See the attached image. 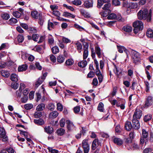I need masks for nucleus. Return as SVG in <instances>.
Instances as JSON below:
<instances>
[{
	"instance_id": "53",
	"label": "nucleus",
	"mask_w": 153,
	"mask_h": 153,
	"mask_svg": "<svg viewBox=\"0 0 153 153\" xmlns=\"http://www.w3.org/2000/svg\"><path fill=\"white\" fill-rule=\"evenodd\" d=\"M125 47L122 46H117V48L118 52L120 53H123Z\"/></svg>"
},
{
	"instance_id": "3",
	"label": "nucleus",
	"mask_w": 153,
	"mask_h": 153,
	"mask_svg": "<svg viewBox=\"0 0 153 153\" xmlns=\"http://www.w3.org/2000/svg\"><path fill=\"white\" fill-rule=\"evenodd\" d=\"M132 59L133 62L135 63L140 61V54L138 52L134 51L133 53Z\"/></svg>"
},
{
	"instance_id": "64",
	"label": "nucleus",
	"mask_w": 153,
	"mask_h": 153,
	"mask_svg": "<svg viewBox=\"0 0 153 153\" xmlns=\"http://www.w3.org/2000/svg\"><path fill=\"white\" fill-rule=\"evenodd\" d=\"M80 107L79 106H77L75 107L74 109V112L75 113H78L80 111Z\"/></svg>"
},
{
	"instance_id": "23",
	"label": "nucleus",
	"mask_w": 153,
	"mask_h": 153,
	"mask_svg": "<svg viewBox=\"0 0 153 153\" xmlns=\"http://www.w3.org/2000/svg\"><path fill=\"white\" fill-rule=\"evenodd\" d=\"M123 30L126 32H130L132 31V28L131 26L126 25L123 27Z\"/></svg>"
},
{
	"instance_id": "63",
	"label": "nucleus",
	"mask_w": 153,
	"mask_h": 153,
	"mask_svg": "<svg viewBox=\"0 0 153 153\" xmlns=\"http://www.w3.org/2000/svg\"><path fill=\"white\" fill-rule=\"evenodd\" d=\"M125 143L126 145H128L130 146V144L131 145L132 143V140L129 138H126L125 141Z\"/></svg>"
},
{
	"instance_id": "2",
	"label": "nucleus",
	"mask_w": 153,
	"mask_h": 153,
	"mask_svg": "<svg viewBox=\"0 0 153 153\" xmlns=\"http://www.w3.org/2000/svg\"><path fill=\"white\" fill-rule=\"evenodd\" d=\"M142 136L140 138V143L141 145H143L145 142V139L147 138L149 136L148 131L146 130L143 129L142 130Z\"/></svg>"
},
{
	"instance_id": "52",
	"label": "nucleus",
	"mask_w": 153,
	"mask_h": 153,
	"mask_svg": "<svg viewBox=\"0 0 153 153\" xmlns=\"http://www.w3.org/2000/svg\"><path fill=\"white\" fill-rule=\"evenodd\" d=\"M82 145L83 148L89 146L88 143V140H83L82 143Z\"/></svg>"
},
{
	"instance_id": "48",
	"label": "nucleus",
	"mask_w": 153,
	"mask_h": 153,
	"mask_svg": "<svg viewBox=\"0 0 153 153\" xmlns=\"http://www.w3.org/2000/svg\"><path fill=\"white\" fill-rule=\"evenodd\" d=\"M52 51L53 53L56 54L59 52V49L57 46H55L52 48Z\"/></svg>"
},
{
	"instance_id": "25",
	"label": "nucleus",
	"mask_w": 153,
	"mask_h": 153,
	"mask_svg": "<svg viewBox=\"0 0 153 153\" xmlns=\"http://www.w3.org/2000/svg\"><path fill=\"white\" fill-rule=\"evenodd\" d=\"M80 11L81 13L85 17L89 18L90 17L89 13L84 10L81 9Z\"/></svg>"
},
{
	"instance_id": "39",
	"label": "nucleus",
	"mask_w": 153,
	"mask_h": 153,
	"mask_svg": "<svg viewBox=\"0 0 153 153\" xmlns=\"http://www.w3.org/2000/svg\"><path fill=\"white\" fill-rule=\"evenodd\" d=\"M74 62L73 59H70L67 60L65 62L66 65L68 66H71L72 65Z\"/></svg>"
},
{
	"instance_id": "57",
	"label": "nucleus",
	"mask_w": 153,
	"mask_h": 153,
	"mask_svg": "<svg viewBox=\"0 0 153 153\" xmlns=\"http://www.w3.org/2000/svg\"><path fill=\"white\" fill-rule=\"evenodd\" d=\"M73 4L76 5H79L81 4V1L79 0H75L72 1Z\"/></svg>"
},
{
	"instance_id": "41",
	"label": "nucleus",
	"mask_w": 153,
	"mask_h": 153,
	"mask_svg": "<svg viewBox=\"0 0 153 153\" xmlns=\"http://www.w3.org/2000/svg\"><path fill=\"white\" fill-rule=\"evenodd\" d=\"M104 105L102 102H100L98 106V110L101 112H102L104 111Z\"/></svg>"
},
{
	"instance_id": "12",
	"label": "nucleus",
	"mask_w": 153,
	"mask_h": 153,
	"mask_svg": "<svg viewBox=\"0 0 153 153\" xmlns=\"http://www.w3.org/2000/svg\"><path fill=\"white\" fill-rule=\"evenodd\" d=\"M45 45H41L36 47L35 48L37 52L40 53H42L43 52V50L45 49Z\"/></svg>"
},
{
	"instance_id": "54",
	"label": "nucleus",
	"mask_w": 153,
	"mask_h": 153,
	"mask_svg": "<svg viewBox=\"0 0 153 153\" xmlns=\"http://www.w3.org/2000/svg\"><path fill=\"white\" fill-rule=\"evenodd\" d=\"M113 70L114 73L117 75H118L121 73V71L118 69L115 65H114V68Z\"/></svg>"
},
{
	"instance_id": "59",
	"label": "nucleus",
	"mask_w": 153,
	"mask_h": 153,
	"mask_svg": "<svg viewBox=\"0 0 153 153\" xmlns=\"http://www.w3.org/2000/svg\"><path fill=\"white\" fill-rule=\"evenodd\" d=\"M108 12L105 10L102 11L100 13V14L101 15V17H105L107 16Z\"/></svg>"
},
{
	"instance_id": "60",
	"label": "nucleus",
	"mask_w": 153,
	"mask_h": 153,
	"mask_svg": "<svg viewBox=\"0 0 153 153\" xmlns=\"http://www.w3.org/2000/svg\"><path fill=\"white\" fill-rule=\"evenodd\" d=\"M59 123L60 126L62 127H64L65 123V119L63 118L61 119L60 120Z\"/></svg>"
},
{
	"instance_id": "24",
	"label": "nucleus",
	"mask_w": 153,
	"mask_h": 153,
	"mask_svg": "<svg viewBox=\"0 0 153 153\" xmlns=\"http://www.w3.org/2000/svg\"><path fill=\"white\" fill-rule=\"evenodd\" d=\"M65 59V57L62 55H59L57 57V62L59 64L63 63Z\"/></svg>"
},
{
	"instance_id": "55",
	"label": "nucleus",
	"mask_w": 153,
	"mask_h": 153,
	"mask_svg": "<svg viewBox=\"0 0 153 153\" xmlns=\"http://www.w3.org/2000/svg\"><path fill=\"white\" fill-rule=\"evenodd\" d=\"M39 37V35L37 34H33L32 35V38L33 40L34 41H37Z\"/></svg>"
},
{
	"instance_id": "26",
	"label": "nucleus",
	"mask_w": 153,
	"mask_h": 153,
	"mask_svg": "<svg viewBox=\"0 0 153 153\" xmlns=\"http://www.w3.org/2000/svg\"><path fill=\"white\" fill-rule=\"evenodd\" d=\"M58 115V112L56 111H54L50 113L49 117L50 118H56Z\"/></svg>"
},
{
	"instance_id": "16",
	"label": "nucleus",
	"mask_w": 153,
	"mask_h": 153,
	"mask_svg": "<svg viewBox=\"0 0 153 153\" xmlns=\"http://www.w3.org/2000/svg\"><path fill=\"white\" fill-rule=\"evenodd\" d=\"M62 16L69 18H71L73 19H74L75 17V16L74 15L67 12H64L63 13Z\"/></svg>"
},
{
	"instance_id": "47",
	"label": "nucleus",
	"mask_w": 153,
	"mask_h": 153,
	"mask_svg": "<svg viewBox=\"0 0 153 153\" xmlns=\"http://www.w3.org/2000/svg\"><path fill=\"white\" fill-rule=\"evenodd\" d=\"M13 15L16 18H19L21 16V14L18 11H16L13 13Z\"/></svg>"
},
{
	"instance_id": "38",
	"label": "nucleus",
	"mask_w": 153,
	"mask_h": 153,
	"mask_svg": "<svg viewBox=\"0 0 153 153\" xmlns=\"http://www.w3.org/2000/svg\"><path fill=\"white\" fill-rule=\"evenodd\" d=\"M137 6L138 5L137 3H131L129 4L128 7L131 9H135L137 8Z\"/></svg>"
},
{
	"instance_id": "42",
	"label": "nucleus",
	"mask_w": 153,
	"mask_h": 153,
	"mask_svg": "<svg viewBox=\"0 0 153 153\" xmlns=\"http://www.w3.org/2000/svg\"><path fill=\"white\" fill-rule=\"evenodd\" d=\"M77 47V50L79 53H80L81 52V50L82 48V44L79 42H77L76 44Z\"/></svg>"
},
{
	"instance_id": "40",
	"label": "nucleus",
	"mask_w": 153,
	"mask_h": 153,
	"mask_svg": "<svg viewBox=\"0 0 153 153\" xmlns=\"http://www.w3.org/2000/svg\"><path fill=\"white\" fill-rule=\"evenodd\" d=\"M10 79L13 81H16L18 80L17 76L14 74H12L10 76Z\"/></svg>"
},
{
	"instance_id": "18",
	"label": "nucleus",
	"mask_w": 153,
	"mask_h": 153,
	"mask_svg": "<svg viewBox=\"0 0 153 153\" xmlns=\"http://www.w3.org/2000/svg\"><path fill=\"white\" fill-rule=\"evenodd\" d=\"M92 4L93 2L91 0H88L84 2V5L86 7L88 8L92 6Z\"/></svg>"
},
{
	"instance_id": "58",
	"label": "nucleus",
	"mask_w": 153,
	"mask_h": 153,
	"mask_svg": "<svg viewBox=\"0 0 153 153\" xmlns=\"http://www.w3.org/2000/svg\"><path fill=\"white\" fill-rule=\"evenodd\" d=\"M118 102H117V101L115 100H114L112 101H110V102L112 105H115L116 104V105L117 107H119L120 104L118 103Z\"/></svg>"
},
{
	"instance_id": "56",
	"label": "nucleus",
	"mask_w": 153,
	"mask_h": 153,
	"mask_svg": "<svg viewBox=\"0 0 153 153\" xmlns=\"http://www.w3.org/2000/svg\"><path fill=\"white\" fill-rule=\"evenodd\" d=\"M63 107L62 105L59 103H58L57 104V108L58 110L61 111L63 110Z\"/></svg>"
},
{
	"instance_id": "10",
	"label": "nucleus",
	"mask_w": 153,
	"mask_h": 153,
	"mask_svg": "<svg viewBox=\"0 0 153 153\" xmlns=\"http://www.w3.org/2000/svg\"><path fill=\"white\" fill-rule=\"evenodd\" d=\"M100 143L99 142L98 139H95L92 143V149L93 150H95L96 148L100 145Z\"/></svg>"
},
{
	"instance_id": "17",
	"label": "nucleus",
	"mask_w": 153,
	"mask_h": 153,
	"mask_svg": "<svg viewBox=\"0 0 153 153\" xmlns=\"http://www.w3.org/2000/svg\"><path fill=\"white\" fill-rule=\"evenodd\" d=\"M45 131L47 133L52 134L53 132V129L50 126H46L44 128Z\"/></svg>"
},
{
	"instance_id": "34",
	"label": "nucleus",
	"mask_w": 153,
	"mask_h": 153,
	"mask_svg": "<svg viewBox=\"0 0 153 153\" xmlns=\"http://www.w3.org/2000/svg\"><path fill=\"white\" fill-rule=\"evenodd\" d=\"M45 105L43 103H42L38 105L36 107V110L38 111H42L45 107Z\"/></svg>"
},
{
	"instance_id": "62",
	"label": "nucleus",
	"mask_w": 153,
	"mask_h": 153,
	"mask_svg": "<svg viewBox=\"0 0 153 153\" xmlns=\"http://www.w3.org/2000/svg\"><path fill=\"white\" fill-rule=\"evenodd\" d=\"M112 4L115 6H118L120 4V2L118 0H113Z\"/></svg>"
},
{
	"instance_id": "37",
	"label": "nucleus",
	"mask_w": 153,
	"mask_h": 153,
	"mask_svg": "<svg viewBox=\"0 0 153 153\" xmlns=\"http://www.w3.org/2000/svg\"><path fill=\"white\" fill-rule=\"evenodd\" d=\"M65 131V130L64 129L60 128L57 130V132L58 135L61 136L64 134Z\"/></svg>"
},
{
	"instance_id": "22",
	"label": "nucleus",
	"mask_w": 153,
	"mask_h": 153,
	"mask_svg": "<svg viewBox=\"0 0 153 153\" xmlns=\"http://www.w3.org/2000/svg\"><path fill=\"white\" fill-rule=\"evenodd\" d=\"M27 68V66L26 64H24L21 66H19L18 68L19 71H25L26 70Z\"/></svg>"
},
{
	"instance_id": "51",
	"label": "nucleus",
	"mask_w": 153,
	"mask_h": 153,
	"mask_svg": "<svg viewBox=\"0 0 153 153\" xmlns=\"http://www.w3.org/2000/svg\"><path fill=\"white\" fill-rule=\"evenodd\" d=\"M42 116V114L40 112H36L34 114V117L36 118H40Z\"/></svg>"
},
{
	"instance_id": "7",
	"label": "nucleus",
	"mask_w": 153,
	"mask_h": 153,
	"mask_svg": "<svg viewBox=\"0 0 153 153\" xmlns=\"http://www.w3.org/2000/svg\"><path fill=\"white\" fill-rule=\"evenodd\" d=\"M121 18V17L120 15H116L115 14L113 13H111L107 17V18L109 19H116L120 20Z\"/></svg>"
},
{
	"instance_id": "31",
	"label": "nucleus",
	"mask_w": 153,
	"mask_h": 153,
	"mask_svg": "<svg viewBox=\"0 0 153 153\" xmlns=\"http://www.w3.org/2000/svg\"><path fill=\"white\" fill-rule=\"evenodd\" d=\"M111 6V4L110 3H107L105 4L103 7H102V9L103 10L107 11L108 13L109 12V8Z\"/></svg>"
},
{
	"instance_id": "50",
	"label": "nucleus",
	"mask_w": 153,
	"mask_h": 153,
	"mask_svg": "<svg viewBox=\"0 0 153 153\" xmlns=\"http://www.w3.org/2000/svg\"><path fill=\"white\" fill-rule=\"evenodd\" d=\"M54 40L51 35H49L48 36V42L49 44H52L54 42Z\"/></svg>"
},
{
	"instance_id": "20",
	"label": "nucleus",
	"mask_w": 153,
	"mask_h": 153,
	"mask_svg": "<svg viewBox=\"0 0 153 153\" xmlns=\"http://www.w3.org/2000/svg\"><path fill=\"white\" fill-rule=\"evenodd\" d=\"M95 51L96 53L99 58H101L102 56V52L100 47L98 46H96L95 47Z\"/></svg>"
},
{
	"instance_id": "11",
	"label": "nucleus",
	"mask_w": 153,
	"mask_h": 153,
	"mask_svg": "<svg viewBox=\"0 0 153 153\" xmlns=\"http://www.w3.org/2000/svg\"><path fill=\"white\" fill-rule=\"evenodd\" d=\"M66 122L67 124H68V129L70 131L75 128V126L72 122L69 120L67 121Z\"/></svg>"
},
{
	"instance_id": "43",
	"label": "nucleus",
	"mask_w": 153,
	"mask_h": 153,
	"mask_svg": "<svg viewBox=\"0 0 153 153\" xmlns=\"http://www.w3.org/2000/svg\"><path fill=\"white\" fill-rule=\"evenodd\" d=\"M28 30L29 33H36L37 32V30L33 27H29L28 28Z\"/></svg>"
},
{
	"instance_id": "45",
	"label": "nucleus",
	"mask_w": 153,
	"mask_h": 153,
	"mask_svg": "<svg viewBox=\"0 0 153 153\" xmlns=\"http://www.w3.org/2000/svg\"><path fill=\"white\" fill-rule=\"evenodd\" d=\"M62 42L65 43H70L71 42L70 39L64 36L62 37Z\"/></svg>"
},
{
	"instance_id": "32",
	"label": "nucleus",
	"mask_w": 153,
	"mask_h": 153,
	"mask_svg": "<svg viewBox=\"0 0 153 153\" xmlns=\"http://www.w3.org/2000/svg\"><path fill=\"white\" fill-rule=\"evenodd\" d=\"M6 135V133L4 129L3 128L0 127V137H4Z\"/></svg>"
},
{
	"instance_id": "49",
	"label": "nucleus",
	"mask_w": 153,
	"mask_h": 153,
	"mask_svg": "<svg viewBox=\"0 0 153 153\" xmlns=\"http://www.w3.org/2000/svg\"><path fill=\"white\" fill-rule=\"evenodd\" d=\"M130 148L133 149H137L138 148V146L137 143H132L131 144Z\"/></svg>"
},
{
	"instance_id": "4",
	"label": "nucleus",
	"mask_w": 153,
	"mask_h": 153,
	"mask_svg": "<svg viewBox=\"0 0 153 153\" xmlns=\"http://www.w3.org/2000/svg\"><path fill=\"white\" fill-rule=\"evenodd\" d=\"M133 26L135 28L142 30L143 28V24L141 21L138 20L134 22L133 24Z\"/></svg>"
},
{
	"instance_id": "14",
	"label": "nucleus",
	"mask_w": 153,
	"mask_h": 153,
	"mask_svg": "<svg viewBox=\"0 0 153 153\" xmlns=\"http://www.w3.org/2000/svg\"><path fill=\"white\" fill-rule=\"evenodd\" d=\"M1 16L4 20H8L10 18V16L9 14L7 13H3L1 14Z\"/></svg>"
},
{
	"instance_id": "21",
	"label": "nucleus",
	"mask_w": 153,
	"mask_h": 153,
	"mask_svg": "<svg viewBox=\"0 0 153 153\" xmlns=\"http://www.w3.org/2000/svg\"><path fill=\"white\" fill-rule=\"evenodd\" d=\"M109 0H97V7L98 8H100L104 3L108 2Z\"/></svg>"
},
{
	"instance_id": "36",
	"label": "nucleus",
	"mask_w": 153,
	"mask_h": 153,
	"mask_svg": "<svg viewBox=\"0 0 153 153\" xmlns=\"http://www.w3.org/2000/svg\"><path fill=\"white\" fill-rule=\"evenodd\" d=\"M87 62L85 60L82 61L78 63V66L82 68H84L86 66Z\"/></svg>"
},
{
	"instance_id": "33",
	"label": "nucleus",
	"mask_w": 153,
	"mask_h": 153,
	"mask_svg": "<svg viewBox=\"0 0 153 153\" xmlns=\"http://www.w3.org/2000/svg\"><path fill=\"white\" fill-rule=\"evenodd\" d=\"M147 36L149 38H152L153 37V31L150 28H149L146 33Z\"/></svg>"
},
{
	"instance_id": "30",
	"label": "nucleus",
	"mask_w": 153,
	"mask_h": 153,
	"mask_svg": "<svg viewBox=\"0 0 153 153\" xmlns=\"http://www.w3.org/2000/svg\"><path fill=\"white\" fill-rule=\"evenodd\" d=\"M39 14L37 11L33 10L31 13V15L32 17L34 19H38Z\"/></svg>"
},
{
	"instance_id": "8",
	"label": "nucleus",
	"mask_w": 153,
	"mask_h": 153,
	"mask_svg": "<svg viewBox=\"0 0 153 153\" xmlns=\"http://www.w3.org/2000/svg\"><path fill=\"white\" fill-rule=\"evenodd\" d=\"M112 138L113 141L115 144L118 145H121L123 144V142L121 139L114 137H113Z\"/></svg>"
},
{
	"instance_id": "44",
	"label": "nucleus",
	"mask_w": 153,
	"mask_h": 153,
	"mask_svg": "<svg viewBox=\"0 0 153 153\" xmlns=\"http://www.w3.org/2000/svg\"><path fill=\"white\" fill-rule=\"evenodd\" d=\"M33 107V105L31 103L26 104L24 105V108L27 110L31 109Z\"/></svg>"
},
{
	"instance_id": "6",
	"label": "nucleus",
	"mask_w": 153,
	"mask_h": 153,
	"mask_svg": "<svg viewBox=\"0 0 153 153\" xmlns=\"http://www.w3.org/2000/svg\"><path fill=\"white\" fill-rule=\"evenodd\" d=\"M142 115V111L140 109H136L133 115V118L140 119Z\"/></svg>"
},
{
	"instance_id": "61",
	"label": "nucleus",
	"mask_w": 153,
	"mask_h": 153,
	"mask_svg": "<svg viewBox=\"0 0 153 153\" xmlns=\"http://www.w3.org/2000/svg\"><path fill=\"white\" fill-rule=\"evenodd\" d=\"M74 27L79 31H81L82 30H84V29L83 27L77 24H75Z\"/></svg>"
},
{
	"instance_id": "27",
	"label": "nucleus",
	"mask_w": 153,
	"mask_h": 153,
	"mask_svg": "<svg viewBox=\"0 0 153 153\" xmlns=\"http://www.w3.org/2000/svg\"><path fill=\"white\" fill-rule=\"evenodd\" d=\"M1 74L5 77H8L10 75V73L8 71L6 70H3L1 71Z\"/></svg>"
},
{
	"instance_id": "19",
	"label": "nucleus",
	"mask_w": 153,
	"mask_h": 153,
	"mask_svg": "<svg viewBox=\"0 0 153 153\" xmlns=\"http://www.w3.org/2000/svg\"><path fill=\"white\" fill-rule=\"evenodd\" d=\"M132 126L131 122L127 121L125 124L126 129L128 131H130L131 129Z\"/></svg>"
},
{
	"instance_id": "35",
	"label": "nucleus",
	"mask_w": 153,
	"mask_h": 153,
	"mask_svg": "<svg viewBox=\"0 0 153 153\" xmlns=\"http://www.w3.org/2000/svg\"><path fill=\"white\" fill-rule=\"evenodd\" d=\"M18 22L17 20L15 18H13L10 19L8 21L7 23L11 25L16 23Z\"/></svg>"
},
{
	"instance_id": "9",
	"label": "nucleus",
	"mask_w": 153,
	"mask_h": 153,
	"mask_svg": "<svg viewBox=\"0 0 153 153\" xmlns=\"http://www.w3.org/2000/svg\"><path fill=\"white\" fill-rule=\"evenodd\" d=\"M96 75L98 77L99 82L101 83L102 81L103 76L101 73L100 70L96 71Z\"/></svg>"
},
{
	"instance_id": "5",
	"label": "nucleus",
	"mask_w": 153,
	"mask_h": 153,
	"mask_svg": "<svg viewBox=\"0 0 153 153\" xmlns=\"http://www.w3.org/2000/svg\"><path fill=\"white\" fill-rule=\"evenodd\" d=\"M132 127L135 129H138L140 127V125L138 120L135 118H133L132 120Z\"/></svg>"
},
{
	"instance_id": "15",
	"label": "nucleus",
	"mask_w": 153,
	"mask_h": 153,
	"mask_svg": "<svg viewBox=\"0 0 153 153\" xmlns=\"http://www.w3.org/2000/svg\"><path fill=\"white\" fill-rule=\"evenodd\" d=\"M33 121L35 124L39 126L43 125L45 123V122L41 118L38 120H34Z\"/></svg>"
},
{
	"instance_id": "13",
	"label": "nucleus",
	"mask_w": 153,
	"mask_h": 153,
	"mask_svg": "<svg viewBox=\"0 0 153 153\" xmlns=\"http://www.w3.org/2000/svg\"><path fill=\"white\" fill-rule=\"evenodd\" d=\"M152 102V97L151 96H149L146 101V103L145 105V107H147L149 105H151Z\"/></svg>"
},
{
	"instance_id": "46",
	"label": "nucleus",
	"mask_w": 153,
	"mask_h": 153,
	"mask_svg": "<svg viewBox=\"0 0 153 153\" xmlns=\"http://www.w3.org/2000/svg\"><path fill=\"white\" fill-rule=\"evenodd\" d=\"M18 42L20 43H22L24 41V37L21 35H19L17 36Z\"/></svg>"
},
{
	"instance_id": "1",
	"label": "nucleus",
	"mask_w": 153,
	"mask_h": 153,
	"mask_svg": "<svg viewBox=\"0 0 153 153\" xmlns=\"http://www.w3.org/2000/svg\"><path fill=\"white\" fill-rule=\"evenodd\" d=\"M152 12L151 9L149 14H148V10L146 8H144L140 10L137 14L138 18L140 19H147L148 22H150L151 20Z\"/></svg>"
},
{
	"instance_id": "28",
	"label": "nucleus",
	"mask_w": 153,
	"mask_h": 153,
	"mask_svg": "<svg viewBox=\"0 0 153 153\" xmlns=\"http://www.w3.org/2000/svg\"><path fill=\"white\" fill-rule=\"evenodd\" d=\"M152 118V115L151 114H148L144 116V120L145 122H147L151 120Z\"/></svg>"
},
{
	"instance_id": "29",
	"label": "nucleus",
	"mask_w": 153,
	"mask_h": 153,
	"mask_svg": "<svg viewBox=\"0 0 153 153\" xmlns=\"http://www.w3.org/2000/svg\"><path fill=\"white\" fill-rule=\"evenodd\" d=\"M44 81V79L42 78H39L35 83V88H37L40 85H41Z\"/></svg>"
}]
</instances>
